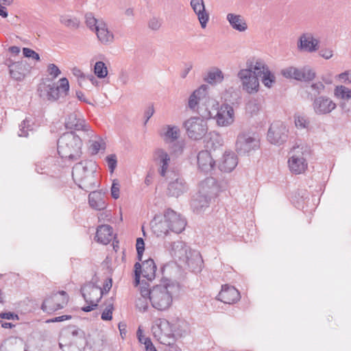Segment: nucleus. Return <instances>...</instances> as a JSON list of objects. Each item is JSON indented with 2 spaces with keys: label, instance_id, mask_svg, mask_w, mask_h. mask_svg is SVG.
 Returning a JSON list of instances; mask_svg holds the SVG:
<instances>
[{
  "label": "nucleus",
  "instance_id": "f257e3e1",
  "mask_svg": "<svg viewBox=\"0 0 351 351\" xmlns=\"http://www.w3.org/2000/svg\"><path fill=\"white\" fill-rule=\"evenodd\" d=\"M219 102L211 97L208 93V86L203 84L190 95L188 107L205 119H212L218 109Z\"/></svg>",
  "mask_w": 351,
  "mask_h": 351
},
{
  "label": "nucleus",
  "instance_id": "f03ea898",
  "mask_svg": "<svg viewBox=\"0 0 351 351\" xmlns=\"http://www.w3.org/2000/svg\"><path fill=\"white\" fill-rule=\"evenodd\" d=\"M82 141L73 132L64 133L58 141V153L60 156L70 162L80 159Z\"/></svg>",
  "mask_w": 351,
  "mask_h": 351
},
{
  "label": "nucleus",
  "instance_id": "7ed1b4c3",
  "mask_svg": "<svg viewBox=\"0 0 351 351\" xmlns=\"http://www.w3.org/2000/svg\"><path fill=\"white\" fill-rule=\"evenodd\" d=\"M171 246L172 256L185 262L193 272L198 273L202 271L204 261L199 251L191 250L182 241H174Z\"/></svg>",
  "mask_w": 351,
  "mask_h": 351
},
{
  "label": "nucleus",
  "instance_id": "20e7f679",
  "mask_svg": "<svg viewBox=\"0 0 351 351\" xmlns=\"http://www.w3.org/2000/svg\"><path fill=\"white\" fill-rule=\"evenodd\" d=\"M143 290V293L149 295V300L152 306L158 311H165L169 308L172 303L171 289L169 283L160 284L154 286L152 289Z\"/></svg>",
  "mask_w": 351,
  "mask_h": 351
},
{
  "label": "nucleus",
  "instance_id": "39448f33",
  "mask_svg": "<svg viewBox=\"0 0 351 351\" xmlns=\"http://www.w3.org/2000/svg\"><path fill=\"white\" fill-rule=\"evenodd\" d=\"M184 329L183 331L173 330V325H171L165 319H158L156 320L154 325L152 328L153 335L161 343L170 345L173 343L177 337H182L189 332L188 326L183 324Z\"/></svg>",
  "mask_w": 351,
  "mask_h": 351
},
{
  "label": "nucleus",
  "instance_id": "423d86ee",
  "mask_svg": "<svg viewBox=\"0 0 351 351\" xmlns=\"http://www.w3.org/2000/svg\"><path fill=\"white\" fill-rule=\"evenodd\" d=\"M72 176L79 186L88 192L97 186V179L93 170H89L86 162H80L73 167Z\"/></svg>",
  "mask_w": 351,
  "mask_h": 351
},
{
  "label": "nucleus",
  "instance_id": "0eeeda50",
  "mask_svg": "<svg viewBox=\"0 0 351 351\" xmlns=\"http://www.w3.org/2000/svg\"><path fill=\"white\" fill-rule=\"evenodd\" d=\"M291 156L288 160L289 167L293 173L300 174L307 168L306 158L311 154L310 147L307 145L293 147Z\"/></svg>",
  "mask_w": 351,
  "mask_h": 351
},
{
  "label": "nucleus",
  "instance_id": "6e6552de",
  "mask_svg": "<svg viewBox=\"0 0 351 351\" xmlns=\"http://www.w3.org/2000/svg\"><path fill=\"white\" fill-rule=\"evenodd\" d=\"M80 292L85 302L88 304L82 307V310L84 312H90L94 310L102 298L101 287L93 282H88L82 285Z\"/></svg>",
  "mask_w": 351,
  "mask_h": 351
},
{
  "label": "nucleus",
  "instance_id": "1a4fd4ad",
  "mask_svg": "<svg viewBox=\"0 0 351 351\" xmlns=\"http://www.w3.org/2000/svg\"><path fill=\"white\" fill-rule=\"evenodd\" d=\"M259 141L249 131H242L237 137L235 149L239 155L249 154L259 148Z\"/></svg>",
  "mask_w": 351,
  "mask_h": 351
},
{
  "label": "nucleus",
  "instance_id": "9d476101",
  "mask_svg": "<svg viewBox=\"0 0 351 351\" xmlns=\"http://www.w3.org/2000/svg\"><path fill=\"white\" fill-rule=\"evenodd\" d=\"M189 138L198 141L202 139L208 132L207 123L202 117H193L184 123Z\"/></svg>",
  "mask_w": 351,
  "mask_h": 351
},
{
  "label": "nucleus",
  "instance_id": "9b49d317",
  "mask_svg": "<svg viewBox=\"0 0 351 351\" xmlns=\"http://www.w3.org/2000/svg\"><path fill=\"white\" fill-rule=\"evenodd\" d=\"M69 302V295L64 291L52 293L43 301L41 308L43 311L52 313L63 308Z\"/></svg>",
  "mask_w": 351,
  "mask_h": 351
},
{
  "label": "nucleus",
  "instance_id": "f8f14e48",
  "mask_svg": "<svg viewBox=\"0 0 351 351\" xmlns=\"http://www.w3.org/2000/svg\"><path fill=\"white\" fill-rule=\"evenodd\" d=\"M156 265L152 258L145 261L142 265L136 263L134 265L135 285H140L141 275L148 281L153 280L156 277Z\"/></svg>",
  "mask_w": 351,
  "mask_h": 351
},
{
  "label": "nucleus",
  "instance_id": "ddd939ff",
  "mask_svg": "<svg viewBox=\"0 0 351 351\" xmlns=\"http://www.w3.org/2000/svg\"><path fill=\"white\" fill-rule=\"evenodd\" d=\"M219 127H228L234 121V110L233 107L227 104H220L212 118Z\"/></svg>",
  "mask_w": 351,
  "mask_h": 351
},
{
  "label": "nucleus",
  "instance_id": "4468645a",
  "mask_svg": "<svg viewBox=\"0 0 351 351\" xmlns=\"http://www.w3.org/2000/svg\"><path fill=\"white\" fill-rule=\"evenodd\" d=\"M243 90L249 94L256 93L259 90L258 76L252 73V68L241 69L238 73Z\"/></svg>",
  "mask_w": 351,
  "mask_h": 351
},
{
  "label": "nucleus",
  "instance_id": "2eb2a0df",
  "mask_svg": "<svg viewBox=\"0 0 351 351\" xmlns=\"http://www.w3.org/2000/svg\"><path fill=\"white\" fill-rule=\"evenodd\" d=\"M288 130L286 125L281 121L272 123L267 132V140L274 145H280L288 137Z\"/></svg>",
  "mask_w": 351,
  "mask_h": 351
},
{
  "label": "nucleus",
  "instance_id": "dca6fc26",
  "mask_svg": "<svg viewBox=\"0 0 351 351\" xmlns=\"http://www.w3.org/2000/svg\"><path fill=\"white\" fill-rule=\"evenodd\" d=\"M297 47L300 51L314 53L319 49V40L312 32H304L300 36Z\"/></svg>",
  "mask_w": 351,
  "mask_h": 351
},
{
  "label": "nucleus",
  "instance_id": "f3484780",
  "mask_svg": "<svg viewBox=\"0 0 351 351\" xmlns=\"http://www.w3.org/2000/svg\"><path fill=\"white\" fill-rule=\"evenodd\" d=\"M69 90V81L66 77L61 78L58 84H51L46 86L47 97L48 100L56 101L61 97L67 95Z\"/></svg>",
  "mask_w": 351,
  "mask_h": 351
},
{
  "label": "nucleus",
  "instance_id": "a211bd4d",
  "mask_svg": "<svg viewBox=\"0 0 351 351\" xmlns=\"http://www.w3.org/2000/svg\"><path fill=\"white\" fill-rule=\"evenodd\" d=\"M314 112L317 115L330 114L337 108L336 103L327 96L316 97L312 104Z\"/></svg>",
  "mask_w": 351,
  "mask_h": 351
},
{
  "label": "nucleus",
  "instance_id": "6ab92c4d",
  "mask_svg": "<svg viewBox=\"0 0 351 351\" xmlns=\"http://www.w3.org/2000/svg\"><path fill=\"white\" fill-rule=\"evenodd\" d=\"M162 215L166 222H168L171 228V232L179 234L184 230L186 225L185 219L173 210L168 208Z\"/></svg>",
  "mask_w": 351,
  "mask_h": 351
},
{
  "label": "nucleus",
  "instance_id": "aec40b11",
  "mask_svg": "<svg viewBox=\"0 0 351 351\" xmlns=\"http://www.w3.org/2000/svg\"><path fill=\"white\" fill-rule=\"evenodd\" d=\"M65 126L69 130L86 132L88 136L93 135V131L90 130L89 125L86 123V121L80 112L70 114L66 119Z\"/></svg>",
  "mask_w": 351,
  "mask_h": 351
},
{
  "label": "nucleus",
  "instance_id": "412c9836",
  "mask_svg": "<svg viewBox=\"0 0 351 351\" xmlns=\"http://www.w3.org/2000/svg\"><path fill=\"white\" fill-rule=\"evenodd\" d=\"M153 159L159 167L158 172L162 177H166L170 162L169 154L161 148L156 149L153 154Z\"/></svg>",
  "mask_w": 351,
  "mask_h": 351
},
{
  "label": "nucleus",
  "instance_id": "4be33fe9",
  "mask_svg": "<svg viewBox=\"0 0 351 351\" xmlns=\"http://www.w3.org/2000/svg\"><path fill=\"white\" fill-rule=\"evenodd\" d=\"M152 230L158 237L167 236L171 232V228L162 215H156L151 221Z\"/></svg>",
  "mask_w": 351,
  "mask_h": 351
},
{
  "label": "nucleus",
  "instance_id": "5701e85b",
  "mask_svg": "<svg viewBox=\"0 0 351 351\" xmlns=\"http://www.w3.org/2000/svg\"><path fill=\"white\" fill-rule=\"evenodd\" d=\"M219 191V186L217 180L213 177H209L201 182L198 192L212 199L217 195Z\"/></svg>",
  "mask_w": 351,
  "mask_h": 351
},
{
  "label": "nucleus",
  "instance_id": "b1692460",
  "mask_svg": "<svg viewBox=\"0 0 351 351\" xmlns=\"http://www.w3.org/2000/svg\"><path fill=\"white\" fill-rule=\"evenodd\" d=\"M240 299V293L234 287L223 285L217 295V300L225 304H232Z\"/></svg>",
  "mask_w": 351,
  "mask_h": 351
},
{
  "label": "nucleus",
  "instance_id": "393cba45",
  "mask_svg": "<svg viewBox=\"0 0 351 351\" xmlns=\"http://www.w3.org/2000/svg\"><path fill=\"white\" fill-rule=\"evenodd\" d=\"M9 69L11 77L15 80L21 81L29 71L30 66L25 60H21L12 63Z\"/></svg>",
  "mask_w": 351,
  "mask_h": 351
},
{
  "label": "nucleus",
  "instance_id": "a878e982",
  "mask_svg": "<svg viewBox=\"0 0 351 351\" xmlns=\"http://www.w3.org/2000/svg\"><path fill=\"white\" fill-rule=\"evenodd\" d=\"M190 4L197 16L201 27L205 28L209 21V14L206 10L204 0H191Z\"/></svg>",
  "mask_w": 351,
  "mask_h": 351
},
{
  "label": "nucleus",
  "instance_id": "bb28decb",
  "mask_svg": "<svg viewBox=\"0 0 351 351\" xmlns=\"http://www.w3.org/2000/svg\"><path fill=\"white\" fill-rule=\"evenodd\" d=\"M188 189V185L184 180L177 177L175 180L169 182L167 191L170 196L178 197L186 193Z\"/></svg>",
  "mask_w": 351,
  "mask_h": 351
},
{
  "label": "nucleus",
  "instance_id": "cd10ccee",
  "mask_svg": "<svg viewBox=\"0 0 351 351\" xmlns=\"http://www.w3.org/2000/svg\"><path fill=\"white\" fill-rule=\"evenodd\" d=\"M237 164L238 159L236 154L232 152H226L220 160L219 168L221 171L230 172Z\"/></svg>",
  "mask_w": 351,
  "mask_h": 351
},
{
  "label": "nucleus",
  "instance_id": "c85d7f7f",
  "mask_svg": "<svg viewBox=\"0 0 351 351\" xmlns=\"http://www.w3.org/2000/svg\"><path fill=\"white\" fill-rule=\"evenodd\" d=\"M197 165L199 169L204 172H208L213 169L215 161L208 151L202 150L198 153Z\"/></svg>",
  "mask_w": 351,
  "mask_h": 351
},
{
  "label": "nucleus",
  "instance_id": "c756f323",
  "mask_svg": "<svg viewBox=\"0 0 351 351\" xmlns=\"http://www.w3.org/2000/svg\"><path fill=\"white\" fill-rule=\"evenodd\" d=\"M98 40L104 45H111L114 40V35L110 31L106 22L100 24V27L95 32Z\"/></svg>",
  "mask_w": 351,
  "mask_h": 351
},
{
  "label": "nucleus",
  "instance_id": "7c9ffc66",
  "mask_svg": "<svg viewBox=\"0 0 351 351\" xmlns=\"http://www.w3.org/2000/svg\"><path fill=\"white\" fill-rule=\"evenodd\" d=\"M230 27L239 32H243L247 29V24L244 17L240 14L228 13L226 16Z\"/></svg>",
  "mask_w": 351,
  "mask_h": 351
},
{
  "label": "nucleus",
  "instance_id": "2f4dec72",
  "mask_svg": "<svg viewBox=\"0 0 351 351\" xmlns=\"http://www.w3.org/2000/svg\"><path fill=\"white\" fill-rule=\"evenodd\" d=\"M95 239L101 244H108L112 239V228L109 225L98 226Z\"/></svg>",
  "mask_w": 351,
  "mask_h": 351
},
{
  "label": "nucleus",
  "instance_id": "473e14b6",
  "mask_svg": "<svg viewBox=\"0 0 351 351\" xmlns=\"http://www.w3.org/2000/svg\"><path fill=\"white\" fill-rule=\"evenodd\" d=\"M211 198L198 192L192 199L191 206L194 212L200 213L209 206Z\"/></svg>",
  "mask_w": 351,
  "mask_h": 351
},
{
  "label": "nucleus",
  "instance_id": "72a5a7b5",
  "mask_svg": "<svg viewBox=\"0 0 351 351\" xmlns=\"http://www.w3.org/2000/svg\"><path fill=\"white\" fill-rule=\"evenodd\" d=\"M88 203L92 208L97 210H104L107 205L104 194L97 191H93L89 194Z\"/></svg>",
  "mask_w": 351,
  "mask_h": 351
},
{
  "label": "nucleus",
  "instance_id": "f704fd0d",
  "mask_svg": "<svg viewBox=\"0 0 351 351\" xmlns=\"http://www.w3.org/2000/svg\"><path fill=\"white\" fill-rule=\"evenodd\" d=\"M145 285L147 283H144V280H143L140 287V296L136 300V307L141 312H145L149 306V295L143 293V290H147V287Z\"/></svg>",
  "mask_w": 351,
  "mask_h": 351
},
{
  "label": "nucleus",
  "instance_id": "c9c22d12",
  "mask_svg": "<svg viewBox=\"0 0 351 351\" xmlns=\"http://www.w3.org/2000/svg\"><path fill=\"white\" fill-rule=\"evenodd\" d=\"M165 132L162 135L167 143L176 141L180 135V130L178 126L167 125L164 128Z\"/></svg>",
  "mask_w": 351,
  "mask_h": 351
},
{
  "label": "nucleus",
  "instance_id": "e433bc0d",
  "mask_svg": "<svg viewBox=\"0 0 351 351\" xmlns=\"http://www.w3.org/2000/svg\"><path fill=\"white\" fill-rule=\"evenodd\" d=\"M224 76L222 71L217 68H213L204 77V80L211 85H215L221 83L223 80Z\"/></svg>",
  "mask_w": 351,
  "mask_h": 351
},
{
  "label": "nucleus",
  "instance_id": "4c0bfd02",
  "mask_svg": "<svg viewBox=\"0 0 351 351\" xmlns=\"http://www.w3.org/2000/svg\"><path fill=\"white\" fill-rule=\"evenodd\" d=\"M309 200V193L306 190L300 189L293 197V202L298 209H304V204Z\"/></svg>",
  "mask_w": 351,
  "mask_h": 351
},
{
  "label": "nucleus",
  "instance_id": "58836bf2",
  "mask_svg": "<svg viewBox=\"0 0 351 351\" xmlns=\"http://www.w3.org/2000/svg\"><path fill=\"white\" fill-rule=\"evenodd\" d=\"M60 22L71 29H77L80 27V20L75 17L67 14L61 15L60 16Z\"/></svg>",
  "mask_w": 351,
  "mask_h": 351
},
{
  "label": "nucleus",
  "instance_id": "ea45409f",
  "mask_svg": "<svg viewBox=\"0 0 351 351\" xmlns=\"http://www.w3.org/2000/svg\"><path fill=\"white\" fill-rule=\"evenodd\" d=\"M84 18L86 26L90 31L94 32L100 27V24L104 22L103 20L97 19L92 12L86 13Z\"/></svg>",
  "mask_w": 351,
  "mask_h": 351
},
{
  "label": "nucleus",
  "instance_id": "a19ab883",
  "mask_svg": "<svg viewBox=\"0 0 351 351\" xmlns=\"http://www.w3.org/2000/svg\"><path fill=\"white\" fill-rule=\"evenodd\" d=\"M247 68H252V73L257 76H261V73L269 67L263 60H257L254 65L252 63L249 64L247 62Z\"/></svg>",
  "mask_w": 351,
  "mask_h": 351
},
{
  "label": "nucleus",
  "instance_id": "79ce46f5",
  "mask_svg": "<svg viewBox=\"0 0 351 351\" xmlns=\"http://www.w3.org/2000/svg\"><path fill=\"white\" fill-rule=\"evenodd\" d=\"M105 305L106 307L101 313V318L104 321H110L112 319V312L114 311L113 298L108 299Z\"/></svg>",
  "mask_w": 351,
  "mask_h": 351
},
{
  "label": "nucleus",
  "instance_id": "37998d69",
  "mask_svg": "<svg viewBox=\"0 0 351 351\" xmlns=\"http://www.w3.org/2000/svg\"><path fill=\"white\" fill-rule=\"evenodd\" d=\"M261 81L263 84L267 88H271L276 82L274 74L269 69V68L261 73Z\"/></svg>",
  "mask_w": 351,
  "mask_h": 351
},
{
  "label": "nucleus",
  "instance_id": "c03bdc74",
  "mask_svg": "<svg viewBox=\"0 0 351 351\" xmlns=\"http://www.w3.org/2000/svg\"><path fill=\"white\" fill-rule=\"evenodd\" d=\"M316 77V73L313 69L306 66L300 69V81L310 82L313 80Z\"/></svg>",
  "mask_w": 351,
  "mask_h": 351
},
{
  "label": "nucleus",
  "instance_id": "a18cd8bd",
  "mask_svg": "<svg viewBox=\"0 0 351 351\" xmlns=\"http://www.w3.org/2000/svg\"><path fill=\"white\" fill-rule=\"evenodd\" d=\"M32 120L26 118L19 125V136L21 137H27L28 132L33 130V126L31 124Z\"/></svg>",
  "mask_w": 351,
  "mask_h": 351
},
{
  "label": "nucleus",
  "instance_id": "49530a36",
  "mask_svg": "<svg viewBox=\"0 0 351 351\" xmlns=\"http://www.w3.org/2000/svg\"><path fill=\"white\" fill-rule=\"evenodd\" d=\"M94 73L100 79L106 77L108 75V69L105 63L102 61H98L94 66Z\"/></svg>",
  "mask_w": 351,
  "mask_h": 351
},
{
  "label": "nucleus",
  "instance_id": "de8ad7c7",
  "mask_svg": "<svg viewBox=\"0 0 351 351\" xmlns=\"http://www.w3.org/2000/svg\"><path fill=\"white\" fill-rule=\"evenodd\" d=\"M102 148H105V143L100 137L96 136L95 140L90 141L89 149L92 154H97Z\"/></svg>",
  "mask_w": 351,
  "mask_h": 351
},
{
  "label": "nucleus",
  "instance_id": "09e8293b",
  "mask_svg": "<svg viewBox=\"0 0 351 351\" xmlns=\"http://www.w3.org/2000/svg\"><path fill=\"white\" fill-rule=\"evenodd\" d=\"M261 108L260 104L256 99H252L246 104V112L251 115L257 114Z\"/></svg>",
  "mask_w": 351,
  "mask_h": 351
},
{
  "label": "nucleus",
  "instance_id": "8fccbe9b",
  "mask_svg": "<svg viewBox=\"0 0 351 351\" xmlns=\"http://www.w3.org/2000/svg\"><path fill=\"white\" fill-rule=\"evenodd\" d=\"M310 121L304 116L298 115L295 117V125L298 129H308Z\"/></svg>",
  "mask_w": 351,
  "mask_h": 351
},
{
  "label": "nucleus",
  "instance_id": "3c124183",
  "mask_svg": "<svg viewBox=\"0 0 351 351\" xmlns=\"http://www.w3.org/2000/svg\"><path fill=\"white\" fill-rule=\"evenodd\" d=\"M162 25V19L156 17L152 16L148 21V27L154 31L158 30Z\"/></svg>",
  "mask_w": 351,
  "mask_h": 351
},
{
  "label": "nucleus",
  "instance_id": "603ef678",
  "mask_svg": "<svg viewBox=\"0 0 351 351\" xmlns=\"http://www.w3.org/2000/svg\"><path fill=\"white\" fill-rule=\"evenodd\" d=\"M59 346L62 351H81V350L73 343L69 344L66 343L62 338L60 340Z\"/></svg>",
  "mask_w": 351,
  "mask_h": 351
},
{
  "label": "nucleus",
  "instance_id": "864d4df0",
  "mask_svg": "<svg viewBox=\"0 0 351 351\" xmlns=\"http://www.w3.org/2000/svg\"><path fill=\"white\" fill-rule=\"evenodd\" d=\"M136 248L138 261H142L143 252L145 250V243L143 239L139 237L136 239Z\"/></svg>",
  "mask_w": 351,
  "mask_h": 351
},
{
  "label": "nucleus",
  "instance_id": "5fc2aeb1",
  "mask_svg": "<svg viewBox=\"0 0 351 351\" xmlns=\"http://www.w3.org/2000/svg\"><path fill=\"white\" fill-rule=\"evenodd\" d=\"M337 77L341 82L343 84H351V69L339 73Z\"/></svg>",
  "mask_w": 351,
  "mask_h": 351
},
{
  "label": "nucleus",
  "instance_id": "6e6d98bb",
  "mask_svg": "<svg viewBox=\"0 0 351 351\" xmlns=\"http://www.w3.org/2000/svg\"><path fill=\"white\" fill-rule=\"evenodd\" d=\"M23 53L25 58H32V60L39 61L40 56L38 53L32 49L24 47L23 49Z\"/></svg>",
  "mask_w": 351,
  "mask_h": 351
},
{
  "label": "nucleus",
  "instance_id": "4d7b16f0",
  "mask_svg": "<svg viewBox=\"0 0 351 351\" xmlns=\"http://www.w3.org/2000/svg\"><path fill=\"white\" fill-rule=\"evenodd\" d=\"M106 162L110 171L112 173L117 165V156L115 154H110L106 156Z\"/></svg>",
  "mask_w": 351,
  "mask_h": 351
},
{
  "label": "nucleus",
  "instance_id": "13d9d810",
  "mask_svg": "<svg viewBox=\"0 0 351 351\" xmlns=\"http://www.w3.org/2000/svg\"><path fill=\"white\" fill-rule=\"evenodd\" d=\"M110 191L112 197L117 199L120 194V184L117 180H113Z\"/></svg>",
  "mask_w": 351,
  "mask_h": 351
},
{
  "label": "nucleus",
  "instance_id": "bf43d9fd",
  "mask_svg": "<svg viewBox=\"0 0 351 351\" xmlns=\"http://www.w3.org/2000/svg\"><path fill=\"white\" fill-rule=\"evenodd\" d=\"M311 88L314 91L315 95H319L325 89L324 84L321 82L313 83L311 85Z\"/></svg>",
  "mask_w": 351,
  "mask_h": 351
},
{
  "label": "nucleus",
  "instance_id": "052dcab7",
  "mask_svg": "<svg viewBox=\"0 0 351 351\" xmlns=\"http://www.w3.org/2000/svg\"><path fill=\"white\" fill-rule=\"evenodd\" d=\"M47 72L53 78L57 77L60 74V70L54 64H49L47 66Z\"/></svg>",
  "mask_w": 351,
  "mask_h": 351
},
{
  "label": "nucleus",
  "instance_id": "680f3d73",
  "mask_svg": "<svg viewBox=\"0 0 351 351\" xmlns=\"http://www.w3.org/2000/svg\"><path fill=\"white\" fill-rule=\"evenodd\" d=\"M319 55L326 60H329L333 56V51L330 48L322 49L319 51Z\"/></svg>",
  "mask_w": 351,
  "mask_h": 351
},
{
  "label": "nucleus",
  "instance_id": "e2e57ef3",
  "mask_svg": "<svg viewBox=\"0 0 351 351\" xmlns=\"http://www.w3.org/2000/svg\"><path fill=\"white\" fill-rule=\"evenodd\" d=\"M0 317L5 319H16L19 320V315L12 312H1L0 313Z\"/></svg>",
  "mask_w": 351,
  "mask_h": 351
},
{
  "label": "nucleus",
  "instance_id": "0e129e2a",
  "mask_svg": "<svg viewBox=\"0 0 351 351\" xmlns=\"http://www.w3.org/2000/svg\"><path fill=\"white\" fill-rule=\"evenodd\" d=\"M154 113V108L153 104H150L145 110V125L148 122L149 119L153 116Z\"/></svg>",
  "mask_w": 351,
  "mask_h": 351
},
{
  "label": "nucleus",
  "instance_id": "69168bd1",
  "mask_svg": "<svg viewBox=\"0 0 351 351\" xmlns=\"http://www.w3.org/2000/svg\"><path fill=\"white\" fill-rule=\"evenodd\" d=\"M293 71H295V67L289 66L281 70V74L286 78H292Z\"/></svg>",
  "mask_w": 351,
  "mask_h": 351
},
{
  "label": "nucleus",
  "instance_id": "338daca9",
  "mask_svg": "<svg viewBox=\"0 0 351 351\" xmlns=\"http://www.w3.org/2000/svg\"><path fill=\"white\" fill-rule=\"evenodd\" d=\"M69 332L73 337H79L82 341H85L84 338V332L82 330L75 328V327H71Z\"/></svg>",
  "mask_w": 351,
  "mask_h": 351
},
{
  "label": "nucleus",
  "instance_id": "774afa93",
  "mask_svg": "<svg viewBox=\"0 0 351 351\" xmlns=\"http://www.w3.org/2000/svg\"><path fill=\"white\" fill-rule=\"evenodd\" d=\"M112 287V280L110 278L107 279L103 285V288H101V291H102V295L104 293H108Z\"/></svg>",
  "mask_w": 351,
  "mask_h": 351
}]
</instances>
